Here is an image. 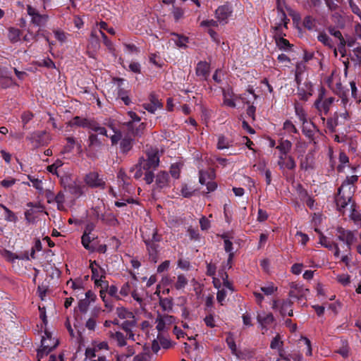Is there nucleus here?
Returning <instances> with one entry per match:
<instances>
[{
    "label": "nucleus",
    "mask_w": 361,
    "mask_h": 361,
    "mask_svg": "<svg viewBox=\"0 0 361 361\" xmlns=\"http://www.w3.org/2000/svg\"><path fill=\"white\" fill-rule=\"evenodd\" d=\"M278 164L282 170H293L295 168L296 164L293 158L288 154H280Z\"/></svg>",
    "instance_id": "nucleus-14"
},
{
    "label": "nucleus",
    "mask_w": 361,
    "mask_h": 361,
    "mask_svg": "<svg viewBox=\"0 0 361 361\" xmlns=\"http://www.w3.org/2000/svg\"><path fill=\"white\" fill-rule=\"evenodd\" d=\"M295 112L302 124L307 123V114L303 107L298 102L295 104Z\"/></svg>",
    "instance_id": "nucleus-27"
},
{
    "label": "nucleus",
    "mask_w": 361,
    "mask_h": 361,
    "mask_svg": "<svg viewBox=\"0 0 361 361\" xmlns=\"http://www.w3.org/2000/svg\"><path fill=\"white\" fill-rule=\"evenodd\" d=\"M59 344L57 338L52 336L51 333L45 331L42 338L41 348L37 351L38 361H45L44 358Z\"/></svg>",
    "instance_id": "nucleus-3"
},
{
    "label": "nucleus",
    "mask_w": 361,
    "mask_h": 361,
    "mask_svg": "<svg viewBox=\"0 0 361 361\" xmlns=\"http://www.w3.org/2000/svg\"><path fill=\"white\" fill-rule=\"evenodd\" d=\"M150 356L147 353H140L134 357V361H149Z\"/></svg>",
    "instance_id": "nucleus-64"
},
{
    "label": "nucleus",
    "mask_w": 361,
    "mask_h": 361,
    "mask_svg": "<svg viewBox=\"0 0 361 361\" xmlns=\"http://www.w3.org/2000/svg\"><path fill=\"white\" fill-rule=\"evenodd\" d=\"M257 319L263 334L267 331L269 326L274 321L273 314L271 313L266 312L259 313L257 314Z\"/></svg>",
    "instance_id": "nucleus-10"
},
{
    "label": "nucleus",
    "mask_w": 361,
    "mask_h": 361,
    "mask_svg": "<svg viewBox=\"0 0 361 361\" xmlns=\"http://www.w3.org/2000/svg\"><path fill=\"white\" fill-rule=\"evenodd\" d=\"M159 164V156L158 151L151 149L146 154V158L141 157L138 161V166L142 167L145 171V180L147 184H151L154 180L152 171L155 170Z\"/></svg>",
    "instance_id": "nucleus-1"
},
{
    "label": "nucleus",
    "mask_w": 361,
    "mask_h": 361,
    "mask_svg": "<svg viewBox=\"0 0 361 361\" xmlns=\"http://www.w3.org/2000/svg\"><path fill=\"white\" fill-rule=\"evenodd\" d=\"M231 146V142L224 135H219L218 137L217 148L219 149H227Z\"/></svg>",
    "instance_id": "nucleus-36"
},
{
    "label": "nucleus",
    "mask_w": 361,
    "mask_h": 361,
    "mask_svg": "<svg viewBox=\"0 0 361 361\" xmlns=\"http://www.w3.org/2000/svg\"><path fill=\"white\" fill-rule=\"evenodd\" d=\"M336 280L341 285L346 286L350 283V276L347 274H338L336 276Z\"/></svg>",
    "instance_id": "nucleus-45"
},
{
    "label": "nucleus",
    "mask_w": 361,
    "mask_h": 361,
    "mask_svg": "<svg viewBox=\"0 0 361 361\" xmlns=\"http://www.w3.org/2000/svg\"><path fill=\"white\" fill-rule=\"evenodd\" d=\"M247 92L252 95V98L250 99V98H247L246 96H245V94L240 96V99H242V101L246 104H250L251 102H252V99H256L257 98V96L255 94L254 92V90L252 87H249L248 89H247Z\"/></svg>",
    "instance_id": "nucleus-43"
},
{
    "label": "nucleus",
    "mask_w": 361,
    "mask_h": 361,
    "mask_svg": "<svg viewBox=\"0 0 361 361\" xmlns=\"http://www.w3.org/2000/svg\"><path fill=\"white\" fill-rule=\"evenodd\" d=\"M90 269L92 271V279L97 287L101 288H108V283L103 280L106 276V271L101 267L96 262H91Z\"/></svg>",
    "instance_id": "nucleus-5"
},
{
    "label": "nucleus",
    "mask_w": 361,
    "mask_h": 361,
    "mask_svg": "<svg viewBox=\"0 0 361 361\" xmlns=\"http://www.w3.org/2000/svg\"><path fill=\"white\" fill-rule=\"evenodd\" d=\"M224 248L226 252H229L228 266L231 267V262L232 260L233 254L231 252L233 250L232 243L228 239L224 240Z\"/></svg>",
    "instance_id": "nucleus-40"
},
{
    "label": "nucleus",
    "mask_w": 361,
    "mask_h": 361,
    "mask_svg": "<svg viewBox=\"0 0 361 361\" xmlns=\"http://www.w3.org/2000/svg\"><path fill=\"white\" fill-rule=\"evenodd\" d=\"M296 236L300 238L299 242L302 245H305L307 243V241L309 240L308 235L307 234H305V233H302V232L298 231L296 233Z\"/></svg>",
    "instance_id": "nucleus-63"
},
{
    "label": "nucleus",
    "mask_w": 361,
    "mask_h": 361,
    "mask_svg": "<svg viewBox=\"0 0 361 361\" xmlns=\"http://www.w3.org/2000/svg\"><path fill=\"white\" fill-rule=\"evenodd\" d=\"M334 101L335 98L332 97L324 98V91L322 89L318 98L314 103V106L317 110L319 115H327Z\"/></svg>",
    "instance_id": "nucleus-6"
},
{
    "label": "nucleus",
    "mask_w": 361,
    "mask_h": 361,
    "mask_svg": "<svg viewBox=\"0 0 361 361\" xmlns=\"http://www.w3.org/2000/svg\"><path fill=\"white\" fill-rule=\"evenodd\" d=\"M180 167L178 164H173L171 166L170 173L173 178L178 179L180 176Z\"/></svg>",
    "instance_id": "nucleus-55"
},
{
    "label": "nucleus",
    "mask_w": 361,
    "mask_h": 361,
    "mask_svg": "<svg viewBox=\"0 0 361 361\" xmlns=\"http://www.w3.org/2000/svg\"><path fill=\"white\" fill-rule=\"evenodd\" d=\"M276 44L281 49H285L290 45L289 42L283 38H279L278 39H276Z\"/></svg>",
    "instance_id": "nucleus-58"
},
{
    "label": "nucleus",
    "mask_w": 361,
    "mask_h": 361,
    "mask_svg": "<svg viewBox=\"0 0 361 361\" xmlns=\"http://www.w3.org/2000/svg\"><path fill=\"white\" fill-rule=\"evenodd\" d=\"M0 207L4 211V219L6 221L16 222L18 221V217L16 214L10 210L7 207L0 203Z\"/></svg>",
    "instance_id": "nucleus-28"
},
{
    "label": "nucleus",
    "mask_w": 361,
    "mask_h": 361,
    "mask_svg": "<svg viewBox=\"0 0 361 361\" xmlns=\"http://www.w3.org/2000/svg\"><path fill=\"white\" fill-rule=\"evenodd\" d=\"M345 189V184H342L338 190V196L336 198V205L340 210L348 205L352 197L353 191H348V193L346 195L342 194V191Z\"/></svg>",
    "instance_id": "nucleus-13"
},
{
    "label": "nucleus",
    "mask_w": 361,
    "mask_h": 361,
    "mask_svg": "<svg viewBox=\"0 0 361 361\" xmlns=\"http://www.w3.org/2000/svg\"><path fill=\"white\" fill-rule=\"evenodd\" d=\"M317 39L319 42H321L325 46L332 47L331 40L326 33H324V32L319 33L317 37Z\"/></svg>",
    "instance_id": "nucleus-46"
},
{
    "label": "nucleus",
    "mask_w": 361,
    "mask_h": 361,
    "mask_svg": "<svg viewBox=\"0 0 361 361\" xmlns=\"http://www.w3.org/2000/svg\"><path fill=\"white\" fill-rule=\"evenodd\" d=\"M27 11L28 15L31 17V22L37 26H42L46 24L49 19L47 15H42L31 6H27Z\"/></svg>",
    "instance_id": "nucleus-8"
},
{
    "label": "nucleus",
    "mask_w": 361,
    "mask_h": 361,
    "mask_svg": "<svg viewBox=\"0 0 361 361\" xmlns=\"http://www.w3.org/2000/svg\"><path fill=\"white\" fill-rule=\"evenodd\" d=\"M204 322L208 327L213 328L215 326L214 318L212 314L206 316L204 319Z\"/></svg>",
    "instance_id": "nucleus-60"
},
{
    "label": "nucleus",
    "mask_w": 361,
    "mask_h": 361,
    "mask_svg": "<svg viewBox=\"0 0 361 361\" xmlns=\"http://www.w3.org/2000/svg\"><path fill=\"white\" fill-rule=\"evenodd\" d=\"M144 108L150 113H154L158 109L161 107V103L155 95L151 94L148 102L143 104Z\"/></svg>",
    "instance_id": "nucleus-18"
},
{
    "label": "nucleus",
    "mask_w": 361,
    "mask_h": 361,
    "mask_svg": "<svg viewBox=\"0 0 361 361\" xmlns=\"http://www.w3.org/2000/svg\"><path fill=\"white\" fill-rule=\"evenodd\" d=\"M291 142L287 140H281L279 145L276 147V148L280 151V154H288V153L291 149Z\"/></svg>",
    "instance_id": "nucleus-31"
},
{
    "label": "nucleus",
    "mask_w": 361,
    "mask_h": 361,
    "mask_svg": "<svg viewBox=\"0 0 361 361\" xmlns=\"http://www.w3.org/2000/svg\"><path fill=\"white\" fill-rule=\"evenodd\" d=\"M141 231L149 255L154 259L159 247L157 243L160 241L161 238L157 235V230L154 226L151 228L144 227Z\"/></svg>",
    "instance_id": "nucleus-2"
},
{
    "label": "nucleus",
    "mask_w": 361,
    "mask_h": 361,
    "mask_svg": "<svg viewBox=\"0 0 361 361\" xmlns=\"http://www.w3.org/2000/svg\"><path fill=\"white\" fill-rule=\"evenodd\" d=\"M277 11H278V18L280 20V22L278 23V27L276 28L281 27L282 25L286 27L288 22L289 20L288 19L285 11L283 9V7L281 4L280 0H277Z\"/></svg>",
    "instance_id": "nucleus-21"
},
{
    "label": "nucleus",
    "mask_w": 361,
    "mask_h": 361,
    "mask_svg": "<svg viewBox=\"0 0 361 361\" xmlns=\"http://www.w3.org/2000/svg\"><path fill=\"white\" fill-rule=\"evenodd\" d=\"M142 167H140L138 166V164L134 167L130 169V172H134V178L136 179H139L142 176Z\"/></svg>",
    "instance_id": "nucleus-56"
},
{
    "label": "nucleus",
    "mask_w": 361,
    "mask_h": 361,
    "mask_svg": "<svg viewBox=\"0 0 361 361\" xmlns=\"http://www.w3.org/2000/svg\"><path fill=\"white\" fill-rule=\"evenodd\" d=\"M209 64L205 61H200L197 63L196 73L198 76L206 78L209 75Z\"/></svg>",
    "instance_id": "nucleus-24"
},
{
    "label": "nucleus",
    "mask_w": 361,
    "mask_h": 361,
    "mask_svg": "<svg viewBox=\"0 0 361 361\" xmlns=\"http://www.w3.org/2000/svg\"><path fill=\"white\" fill-rule=\"evenodd\" d=\"M93 345L97 351L100 350H109V345H108L107 342H106V341L95 342Z\"/></svg>",
    "instance_id": "nucleus-57"
},
{
    "label": "nucleus",
    "mask_w": 361,
    "mask_h": 361,
    "mask_svg": "<svg viewBox=\"0 0 361 361\" xmlns=\"http://www.w3.org/2000/svg\"><path fill=\"white\" fill-rule=\"evenodd\" d=\"M54 35L56 39L61 43H64L67 42L68 37H69V34L65 32L64 31L56 29L54 30Z\"/></svg>",
    "instance_id": "nucleus-35"
},
{
    "label": "nucleus",
    "mask_w": 361,
    "mask_h": 361,
    "mask_svg": "<svg viewBox=\"0 0 361 361\" xmlns=\"http://www.w3.org/2000/svg\"><path fill=\"white\" fill-rule=\"evenodd\" d=\"M113 132H114L113 135H108L107 134L106 137H110V140L111 141L112 145H116V144H117L118 142V141L121 140V133L118 130H115V131H113Z\"/></svg>",
    "instance_id": "nucleus-54"
},
{
    "label": "nucleus",
    "mask_w": 361,
    "mask_h": 361,
    "mask_svg": "<svg viewBox=\"0 0 361 361\" xmlns=\"http://www.w3.org/2000/svg\"><path fill=\"white\" fill-rule=\"evenodd\" d=\"M20 30L16 28L9 29L8 37L11 42H17L20 38Z\"/></svg>",
    "instance_id": "nucleus-49"
},
{
    "label": "nucleus",
    "mask_w": 361,
    "mask_h": 361,
    "mask_svg": "<svg viewBox=\"0 0 361 361\" xmlns=\"http://www.w3.org/2000/svg\"><path fill=\"white\" fill-rule=\"evenodd\" d=\"M118 180L120 185L123 187V188L127 191L129 192L128 189L127 188L129 185V178L126 176V174L123 171H119L118 173Z\"/></svg>",
    "instance_id": "nucleus-30"
},
{
    "label": "nucleus",
    "mask_w": 361,
    "mask_h": 361,
    "mask_svg": "<svg viewBox=\"0 0 361 361\" xmlns=\"http://www.w3.org/2000/svg\"><path fill=\"white\" fill-rule=\"evenodd\" d=\"M188 283V279L183 274H180L177 277V281L175 283V287L176 289H182L185 287Z\"/></svg>",
    "instance_id": "nucleus-41"
},
{
    "label": "nucleus",
    "mask_w": 361,
    "mask_h": 361,
    "mask_svg": "<svg viewBox=\"0 0 361 361\" xmlns=\"http://www.w3.org/2000/svg\"><path fill=\"white\" fill-rule=\"evenodd\" d=\"M283 346V342L281 341V336L276 335L271 341L270 348L273 350H281Z\"/></svg>",
    "instance_id": "nucleus-39"
},
{
    "label": "nucleus",
    "mask_w": 361,
    "mask_h": 361,
    "mask_svg": "<svg viewBox=\"0 0 361 361\" xmlns=\"http://www.w3.org/2000/svg\"><path fill=\"white\" fill-rule=\"evenodd\" d=\"M215 178V172L213 169L200 170V183L204 184L207 181L213 180Z\"/></svg>",
    "instance_id": "nucleus-22"
},
{
    "label": "nucleus",
    "mask_w": 361,
    "mask_h": 361,
    "mask_svg": "<svg viewBox=\"0 0 361 361\" xmlns=\"http://www.w3.org/2000/svg\"><path fill=\"white\" fill-rule=\"evenodd\" d=\"M65 195L63 192H59L56 196L54 199V202L57 204V208L59 210H64L65 209Z\"/></svg>",
    "instance_id": "nucleus-38"
},
{
    "label": "nucleus",
    "mask_w": 361,
    "mask_h": 361,
    "mask_svg": "<svg viewBox=\"0 0 361 361\" xmlns=\"http://www.w3.org/2000/svg\"><path fill=\"white\" fill-rule=\"evenodd\" d=\"M102 142L99 139L98 136L93 133H90L87 139L88 147L92 149L94 147H99L102 145Z\"/></svg>",
    "instance_id": "nucleus-29"
},
{
    "label": "nucleus",
    "mask_w": 361,
    "mask_h": 361,
    "mask_svg": "<svg viewBox=\"0 0 361 361\" xmlns=\"http://www.w3.org/2000/svg\"><path fill=\"white\" fill-rule=\"evenodd\" d=\"M176 319L173 316L168 314L159 315L155 321L156 327L159 331H161L165 329L166 325H170L174 323Z\"/></svg>",
    "instance_id": "nucleus-15"
},
{
    "label": "nucleus",
    "mask_w": 361,
    "mask_h": 361,
    "mask_svg": "<svg viewBox=\"0 0 361 361\" xmlns=\"http://www.w3.org/2000/svg\"><path fill=\"white\" fill-rule=\"evenodd\" d=\"M226 297V291L224 290V288L219 290L216 295V299L221 305H223L224 302L225 301Z\"/></svg>",
    "instance_id": "nucleus-59"
},
{
    "label": "nucleus",
    "mask_w": 361,
    "mask_h": 361,
    "mask_svg": "<svg viewBox=\"0 0 361 361\" xmlns=\"http://www.w3.org/2000/svg\"><path fill=\"white\" fill-rule=\"evenodd\" d=\"M306 66L304 63H298L295 68V80L298 85L302 82V75L304 73Z\"/></svg>",
    "instance_id": "nucleus-33"
},
{
    "label": "nucleus",
    "mask_w": 361,
    "mask_h": 361,
    "mask_svg": "<svg viewBox=\"0 0 361 361\" xmlns=\"http://www.w3.org/2000/svg\"><path fill=\"white\" fill-rule=\"evenodd\" d=\"M159 305L162 310L166 312H171L173 309V302L169 298H162L159 300Z\"/></svg>",
    "instance_id": "nucleus-37"
},
{
    "label": "nucleus",
    "mask_w": 361,
    "mask_h": 361,
    "mask_svg": "<svg viewBox=\"0 0 361 361\" xmlns=\"http://www.w3.org/2000/svg\"><path fill=\"white\" fill-rule=\"evenodd\" d=\"M337 237L338 239L341 241H343L346 245V252H350L351 249V245L356 241L357 238L355 234L349 231L345 230L343 228H338L337 231Z\"/></svg>",
    "instance_id": "nucleus-7"
},
{
    "label": "nucleus",
    "mask_w": 361,
    "mask_h": 361,
    "mask_svg": "<svg viewBox=\"0 0 361 361\" xmlns=\"http://www.w3.org/2000/svg\"><path fill=\"white\" fill-rule=\"evenodd\" d=\"M357 180V176H351L350 177H347L346 180L343 182V184H345V188H348V190L353 192V183Z\"/></svg>",
    "instance_id": "nucleus-48"
},
{
    "label": "nucleus",
    "mask_w": 361,
    "mask_h": 361,
    "mask_svg": "<svg viewBox=\"0 0 361 361\" xmlns=\"http://www.w3.org/2000/svg\"><path fill=\"white\" fill-rule=\"evenodd\" d=\"M85 181L92 188H104L105 183L97 172H90L86 175Z\"/></svg>",
    "instance_id": "nucleus-11"
},
{
    "label": "nucleus",
    "mask_w": 361,
    "mask_h": 361,
    "mask_svg": "<svg viewBox=\"0 0 361 361\" xmlns=\"http://www.w3.org/2000/svg\"><path fill=\"white\" fill-rule=\"evenodd\" d=\"M237 97L230 88L223 90V103L224 105L234 108L235 107V99Z\"/></svg>",
    "instance_id": "nucleus-17"
},
{
    "label": "nucleus",
    "mask_w": 361,
    "mask_h": 361,
    "mask_svg": "<svg viewBox=\"0 0 361 361\" xmlns=\"http://www.w3.org/2000/svg\"><path fill=\"white\" fill-rule=\"evenodd\" d=\"M298 95L300 99L307 101L313 93L312 84L309 81H305L303 83L301 82L298 85Z\"/></svg>",
    "instance_id": "nucleus-9"
},
{
    "label": "nucleus",
    "mask_w": 361,
    "mask_h": 361,
    "mask_svg": "<svg viewBox=\"0 0 361 361\" xmlns=\"http://www.w3.org/2000/svg\"><path fill=\"white\" fill-rule=\"evenodd\" d=\"M232 12L231 7L228 4H225L219 6L216 10L215 16L219 23H226Z\"/></svg>",
    "instance_id": "nucleus-12"
},
{
    "label": "nucleus",
    "mask_w": 361,
    "mask_h": 361,
    "mask_svg": "<svg viewBox=\"0 0 361 361\" xmlns=\"http://www.w3.org/2000/svg\"><path fill=\"white\" fill-rule=\"evenodd\" d=\"M319 237V243L324 246V247L329 248L330 250L334 249L335 252L334 255L335 257H338L340 255V250L338 248V246L337 244H334L332 242L329 241L326 236H324L323 234L320 233Z\"/></svg>",
    "instance_id": "nucleus-19"
},
{
    "label": "nucleus",
    "mask_w": 361,
    "mask_h": 361,
    "mask_svg": "<svg viewBox=\"0 0 361 361\" xmlns=\"http://www.w3.org/2000/svg\"><path fill=\"white\" fill-rule=\"evenodd\" d=\"M133 140L131 139L125 138L121 142V147L124 152H128L132 147Z\"/></svg>",
    "instance_id": "nucleus-53"
},
{
    "label": "nucleus",
    "mask_w": 361,
    "mask_h": 361,
    "mask_svg": "<svg viewBox=\"0 0 361 361\" xmlns=\"http://www.w3.org/2000/svg\"><path fill=\"white\" fill-rule=\"evenodd\" d=\"M70 125L86 128L91 130L92 131L97 132L100 135L107 136V130L106 128L101 126L97 121L93 119L75 116L70 122Z\"/></svg>",
    "instance_id": "nucleus-4"
},
{
    "label": "nucleus",
    "mask_w": 361,
    "mask_h": 361,
    "mask_svg": "<svg viewBox=\"0 0 361 361\" xmlns=\"http://www.w3.org/2000/svg\"><path fill=\"white\" fill-rule=\"evenodd\" d=\"M94 239V236H91V234L87 233V231H85L84 234L82 236V244L87 250L93 251L94 250V247L92 245L91 242Z\"/></svg>",
    "instance_id": "nucleus-25"
},
{
    "label": "nucleus",
    "mask_w": 361,
    "mask_h": 361,
    "mask_svg": "<svg viewBox=\"0 0 361 361\" xmlns=\"http://www.w3.org/2000/svg\"><path fill=\"white\" fill-rule=\"evenodd\" d=\"M156 185L158 188H164L169 185V176L165 171H160L156 176Z\"/></svg>",
    "instance_id": "nucleus-20"
},
{
    "label": "nucleus",
    "mask_w": 361,
    "mask_h": 361,
    "mask_svg": "<svg viewBox=\"0 0 361 361\" xmlns=\"http://www.w3.org/2000/svg\"><path fill=\"white\" fill-rule=\"evenodd\" d=\"M283 129L288 134L296 133L298 132L297 128L292 121L287 120L283 123Z\"/></svg>",
    "instance_id": "nucleus-42"
},
{
    "label": "nucleus",
    "mask_w": 361,
    "mask_h": 361,
    "mask_svg": "<svg viewBox=\"0 0 361 361\" xmlns=\"http://www.w3.org/2000/svg\"><path fill=\"white\" fill-rule=\"evenodd\" d=\"M302 132L310 139L313 140L316 133L319 132L317 126L312 123L307 121V123L302 124Z\"/></svg>",
    "instance_id": "nucleus-23"
},
{
    "label": "nucleus",
    "mask_w": 361,
    "mask_h": 361,
    "mask_svg": "<svg viewBox=\"0 0 361 361\" xmlns=\"http://www.w3.org/2000/svg\"><path fill=\"white\" fill-rule=\"evenodd\" d=\"M110 337L114 339L120 347H123L127 344L126 336L120 331H116L115 333L111 332L110 334Z\"/></svg>",
    "instance_id": "nucleus-26"
},
{
    "label": "nucleus",
    "mask_w": 361,
    "mask_h": 361,
    "mask_svg": "<svg viewBox=\"0 0 361 361\" xmlns=\"http://www.w3.org/2000/svg\"><path fill=\"white\" fill-rule=\"evenodd\" d=\"M99 32L103 39L104 44L106 45V47L109 49V50L111 52H114L115 51V48L113 42L107 38L106 35L102 31L99 30Z\"/></svg>",
    "instance_id": "nucleus-51"
},
{
    "label": "nucleus",
    "mask_w": 361,
    "mask_h": 361,
    "mask_svg": "<svg viewBox=\"0 0 361 361\" xmlns=\"http://www.w3.org/2000/svg\"><path fill=\"white\" fill-rule=\"evenodd\" d=\"M336 71H332L331 76L326 80L329 87L332 90H334V82L336 80Z\"/></svg>",
    "instance_id": "nucleus-61"
},
{
    "label": "nucleus",
    "mask_w": 361,
    "mask_h": 361,
    "mask_svg": "<svg viewBox=\"0 0 361 361\" xmlns=\"http://www.w3.org/2000/svg\"><path fill=\"white\" fill-rule=\"evenodd\" d=\"M116 314L118 317L123 319H133V314L123 307H118L116 308Z\"/></svg>",
    "instance_id": "nucleus-32"
},
{
    "label": "nucleus",
    "mask_w": 361,
    "mask_h": 361,
    "mask_svg": "<svg viewBox=\"0 0 361 361\" xmlns=\"http://www.w3.org/2000/svg\"><path fill=\"white\" fill-rule=\"evenodd\" d=\"M63 164V163L61 159H57L55 161V162L54 164H52L51 165H50L47 167V170H48V171H49L50 173H51L53 174L58 175L57 169L59 168H60L61 166H62Z\"/></svg>",
    "instance_id": "nucleus-44"
},
{
    "label": "nucleus",
    "mask_w": 361,
    "mask_h": 361,
    "mask_svg": "<svg viewBox=\"0 0 361 361\" xmlns=\"http://www.w3.org/2000/svg\"><path fill=\"white\" fill-rule=\"evenodd\" d=\"M32 186L39 192V193H44V188L42 180L37 179V180H35Z\"/></svg>",
    "instance_id": "nucleus-62"
},
{
    "label": "nucleus",
    "mask_w": 361,
    "mask_h": 361,
    "mask_svg": "<svg viewBox=\"0 0 361 361\" xmlns=\"http://www.w3.org/2000/svg\"><path fill=\"white\" fill-rule=\"evenodd\" d=\"M276 290L277 288L274 286L273 283H269L266 286L261 287V290L266 295H272Z\"/></svg>",
    "instance_id": "nucleus-50"
},
{
    "label": "nucleus",
    "mask_w": 361,
    "mask_h": 361,
    "mask_svg": "<svg viewBox=\"0 0 361 361\" xmlns=\"http://www.w3.org/2000/svg\"><path fill=\"white\" fill-rule=\"evenodd\" d=\"M303 25L308 30H312L315 26V20L310 16H306L303 20Z\"/></svg>",
    "instance_id": "nucleus-52"
},
{
    "label": "nucleus",
    "mask_w": 361,
    "mask_h": 361,
    "mask_svg": "<svg viewBox=\"0 0 361 361\" xmlns=\"http://www.w3.org/2000/svg\"><path fill=\"white\" fill-rule=\"evenodd\" d=\"M97 296L91 290H88L85 293V298L80 300L79 303V309L81 312H87L89 305L94 302Z\"/></svg>",
    "instance_id": "nucleus-16"
},
{
    "label": "nucleus",
    "mask_w": 361,
    "mask_h": 361,
    "mask_svg": "<svg viewBox=\"0 0 361 361\" xmlns=\"http://www.w3.org/2000/svg\"><path fill=\"white\" fill-rule=\"evenodd\" d=\"M136 324V322L135 320V318L127 319L125 321L121 326L122 329L126 331V332H128L129 331H132V328L134 327Z\"/></svg>",
    "instance_id": "nucleus-47"
},
{
    "label": "nucleus",
    "mask_w": 361,
    "mask_h": 361,
    "mask_svg": "<svg viewBox=\"0 0 361 361\" xmlns=\"http://www.w3.org/2000/svg\"><path fill=\"white\" fill-rule=\"evenodd\" d=\"M135 124H138V127L135 129V125H133V123L128 122L127 126L128 129L131 131L132 134L135 135H140L142 130L145 128V124L143 123H136Z\"/></svg>",
    "instance_id": "nucleus-34"
}]
</instances>
